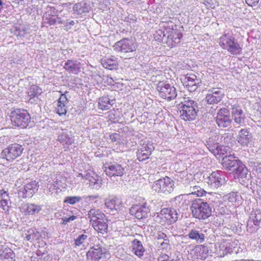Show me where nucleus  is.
Wrapping results in <instances>:
<instances>
[{"label": "nucleus", "mask_w": 261, "mask_h": 261, "mask_svg": "<svg viewBox=\"0 0 261 261\" xmlns=\"http://www.w3.org/2000/svg\"><path fill=\"white\" fill-rule=\"evenodd\" d=\"M170 19L169 20H163L161 22L160 26L163 29L155 31L153 36L156 41L166 43L168 46L172 47L179 42L182 35L177 30V25L175 24L176 19L174 18Z\"/></svg>", "instance_id": "nucleus-1"}, {"label": "nucleus", "mask_w": 261, "mask_h": 261, "mask_svg": "<svg viewBox=\"0 0 261 261\" xmlns=\"http://www.w3.org/2000/svg\"><path fill=\"white\" fill-rule=\"evenodd\" d=\"M215 119L217 124L221 128L230 127L232 122L229 111L225 108L218 110Z\"/></svg>", "instance_id": "nucleus-10"}, {"label": "nucleus", "mask_w": 261, "mask_h": 261, "mask_svg": "<svg viewBox=\"0 0 261 261\" xmlns=\"http://www.w3.org/2000/svg\"><path fill=\"white\" fill-rule=\"evenodd\" d=\"M237 244L231 243L229 241L222 239L218 241L215 245V253L220 257L230 254L236 247Z\"/></svg>", "instance_id": "nucleus-8"}, {"label": "nucleus", "mask_w": 261, "mask_h": 261, "mask_svg": "<svg viewBox=\"0 0 261 261\" xmlns=\"http://www.w3.org/2000/svg\"><path fill=\"white\" fill-rule=\"evenodd\" d=\"M152 188L158 193H171L174 188V181L168 176L160 178L154 181Z\"/></svg>", "instance_id": "nucleus-6"}, {"label": "nucleus", "mask_w": 261, "mask_h": 261, "mask_svg": "<svg viewBox=\"0 0 261 261\" xmlns=\"http://www.w3.org/2000/svg\"><path fill=\"white\" fill-rule=\"evenodd\" d=\"M103 169L106 175L109 177H112L114 175V166L113 165L106 164Z\"/></svg>", "instance_id": "nucleus-44"}, {"label": "nucleus", "mask_w": 261, "mask_h": 261, "mask_svg": "<svg viewBox=\"0 0 261 261\" xmlns=\"http://www.w3.org/2000/svg\"><path fill=\"white\" fill-rule=\"evenodd\" d=\"M106 218H102V220H99L98 219H96L95 220V223L96 224H99V223H100L103 220L105 219Z\"/></svg>", "instance_id": "nucleus-63"}, {"label": "nucleus", "mask_w": 261, "mask_h": 261, "mask_svg": "<svg viewBox=\"0 0 261 261\" xmlns=\"http://www.w3.org/2000/svg\"><path fill=\"white\" fill-rule=\"evenodd\" d=\"M129 213L138 219H142L147 217L149 210L145 206L142 205H135L130 209Z\"/></svg>", "instance_id": "nucleus-20"}, {"label": "nucleus", "mask_w": 261, "mask_h": 261, "mask_svg": "<svg viewBox=\"0 0 261 261\" xmlns=\"http://www.w3.org/2000/svg\"><path fill=\"white\" fill-rule=\"evenodd\" d=\"M206 147L207 149L214 154L223 153L221 152V146L218 145V143H213L211 141L206 142Z\"/></svg>", "instance_id": "nucleus-39"}, {"label": "nucleus", "mask_w": 261, "mask_h": 261, "mask_svg": "<svg viewBox=\"0 0 261 261\" xmlns=\"http://www.w3.org/2000/svg\"><path fill=\"white\" fill-rule=\"evenodd\" d=\"M180 118L185 121H192L196 119L197 116V103L189 98L184 99L178 106Z\"/></svg>", "instance_id": "nucleus-3"}, {"label": "nucleus", "mask_w": 261, "mask_h": 261, "mask_svg": "<svg viewBox=\"0 0 261 261\" xmlns=\"http://www.w3.org/2000/svg\"><path fill=\"white\" fill-rule=\"evenodd\" d=\"M156 90L160 97L168 100L174 99L177 95L175 88L166 82H159L157 84Z\"/></svg>", "instance_id": "nucleus-7"}, {"label": "nucleus", "mask_w": 261, "mask_h": 261, "mask_svg": "<svg viewBox=\"0 0 261 261\" xmlns=\"http://www.w3.org/2000/svg\"><path fill=\"white\" fill-rule=\"evenodd\" d=\"M58 22H59V23H64V22H63L61 20L60 18H59V17H58Z\"/></svg>", "instance_id": "nucleus-64"}, {"label": "nucleus", "mask_w": 261, "mask_h": 261, "mask_svg": "<svg viewBox=\"0 0 261 261\" xmlns=\"http://www.w3.org/2000/svg\"><path fill=\"white\" fill-rule=\"evenodd\" d=\"M155 238L158 240H163L164 241L165 240V239H168L167 236L162 231L158 232Z\"/></svg>", "instance_id": "nucleus-54"}, {"label": "nucleus", "mask_w": 261, "mask_h": 261, "mask_svg": "<svg viewBox=\"0 0 261 261\" xmlns=\"http://www.w3.org/2000/svg\"><path fill=\"white\" fill-rule=\"evenodd\" d=\"M106 219L103 220L102 222L99 223V224H95L92 226L94 229L101 233H103V231L107 232L108 229V225L106 224Z\"/></svg>", "instance_id": "nucleus-42"}, {"label": "nucleus", "mask_w": 261, "mask_h": 261, "mask_svg": "<svg viewBox=\"0 0 261 261\" xmlns=\"http://www.w3.org/2000/svg\"><path fill=\"white\" fill-rule=\"evenodd\" d=\"M191 178H192V175L189 174L187 171L179 172L175 175V179L185 186L190 183Z\"/></svg>", "instance_id": "nucleus-29"}, {"label": "nucleus", "mask_w": 261, "mask_h": 261, "mask_svg": "<svg viewBox=\"0 0 261 261\" xmlns=\"http://www.w3.org/2000/svg\"><path fill=\"white\" fill-rule=\"evenodd\" d=\"M224 95V90L218 87H213L207 90L205 99L208 104H217L222 100Z\"/></svg>", "instance_id": "nucleus-11"}, {"label": "nucleus", "mask_w": 261, "mask_h": 261, "mask_svg": "<svg viewBox=\"0 0 261 261\" xmlns=\"http://www.w3.org/2000/svg\"><path fill=\"white\" fill-rule=\"evenodd\" d=\"M115 49L123 53L132 52L136 49V46L132 40L123 39L115 43Z\"/></svg>", "instance_id": "nucleus-17"}, {"label": "nucleus", "mask_w": 261, "mask_h": 261, "mask_svg": "<svg viewBox=\"0 0 261 261\" xmlns=\"http://www.w3.org/2000/svg\"><path fill=\"white\" fill-rule=\"evenodd\" d=\"M222 165L223 167L227 170H234L240 161L233 155H226L222 158Z\"/></svg>", "instance_id": "nucleus-18"}, {"label": "nucleus", "mask_w": 261, "mask_h": 261, "mask_svg": "<svg viewBox=\"0 0 261 261\" xmlns=\"http://www.w3.org/2000/svg\"><path fill=\"white\" fill-rule=\"evenodd\" d=\"M82 200L80 196H68L64 200V202L70 204H74Z\"/></svg>", "instance_id": "nucleus-45"}, {"label": "nucleus", "mask_w": 261, "mask_h": 261, "mask_svg": "<svg viewBox=\"0 0 261 261\" xmlns=\"http://www.w3.org/2000/svg\"><path fill=\"white\" fill-rule=\"evenodd\" d=\"M253 171L256 172L257 176L261 177V163L255 162L254 163V167L253 169Z\"/></svg>", "instance_id": "nucleus-52"}, {"label": "nucleus", "mask_w": 261, "mask_h": 261, "mask_svg": "<svg viewBox=\"0 0 261 261\" xmlns=\"http://www.w3.org/2000/svg\"><path fill=\"white\" fill-rule=\"evenodd\" d=\"M201 84V80L198 79L196 75L190 73L187 74L184 80L183 85L189 91H195Z\"/></svg>", "instance_id": "nucleus-14"}, {"label": "nucleus", "mask_w": 261, "mask_h": 261, "mask_svg": "<svg viewBox=\"0 0 261 261\" xmlns=\"http://www.w3.org/2000/svg\"><path fill=\"white\" fill-rule=\"evenodd\" d=\"M154 147L151 143L144 144L137 152V159L140 161L148 159Z\"/></svg>", "instance_id": "nucleus-19"}, {"label": "nucleus", "mask_w": 261, "mask_h": 261, "mask_svg": "<svg viewBox=\"0 0 261 261\" xmlns=\"http://www.w3.org/2000/svg\"><path fill=\"white\" fill-rule=\"evenodd\" d=\"M8 200L5 199L0 200V207H1L6 213L9 211Z\"/></svg>", "instance_id": "nucleus-51"}, {"label": "nucleus", "mask_w": 261, "mask_h": 261, "mask_svg": "<svg viewBox=\"0 0 261 261\" xmlns=\"http://www.w3.org/2000/svg\"><path fill=\"white\" fill-rule=\"evenodd\" d=\"M180 212L174 208H163L161 211L160 215L162 219L167 220V223L171 224L175 222L179 216Z\"/></svg>", "instance_id": "nucleus-15"}, {"label": "nucleus", "mask_w": 261, "mask_h": 261, "mask_svg": "<svg viewBox=\"0 0 261 261\" xmlns=\"http://www.w3.org/2000/svg\"><path fill=\"white\" fill-rule=\"evenodd\" d=\"M42 92V89L37 86H31L28 91V95L30 97V101L31 103L33 102L35 100L34 98L37 97L40 95Z\"/></svg>", "instance_id": "nucleus-34"}, {"label": "nucleus", "mask_w": 261, "mask_h": 261, "mask_svg": "<svg viewBox=\"0 0 261 261\" xmlns=\"http://www.w3.org/2000/svg\"><path fill=\"white\" fill-rule=\"evenodd\" d=\"M186 202V200L184 198V195H179L176 196L174 200L172 201V206L175 207V209H176L178 212H180V210H184L186 207L187 206Z\"/></svg>", "instance_id": "nucleus-32"}, {"label": "nucleus", "mask_w": 261, "mask_h": 261, "mask_svg": "<svg viewBox=\"0 0 261 261\" xmlns=\"http://www.w3.org/2000/svg\"><path fill=\"white\" fill-rule=\"evenodd\" d=\"M75 218H76V217L74 216H70L68 218L63 217L62 218V220L63 221V222H62V224L65 225L67 223L70 222L71 221H73L75 219Z\"/></svg>", "instance_id": "nucleus-55"}, {"label": "nucleus", "mask_w": 261, "mask_h": 261, "mask_svg": "<svg viewBox=\"0 0 261 261\" xmlns=\"http://www.w3.org/2000/svg\"><path fill=\"white\" fill-rule=\"evenodd\" d=\"M65 29L66 30H68L71 28L72 26H73L74 24V22L73 20H70L68 21L67 20L65 22Z\"/></svg>", "instance_id": "nucleus-59"}, {"label": "nucleus", "mask_w": 261, "mask_h": 261, "mask_svg": "<svg viewBox=\"0 0 261 261\" xmlns=\"http://www.w3.org/2000/svg\"><path fill=\"white\" fill-rule=\"evenodd\" d=\"M24 206L26 207L25 213L28 215H34L39 213L41 210V206L40 205L35 204H26Z\"/></svg>", "instance_id": "nucleus-40"}, {"label": "nucleus", "mask_w": 261, "mask_h": 261, "mask_svg": "<svg viewBox=\"0 0 261 261\" xmlns=\"http://www.w3.org/2000/svg\"><path fill=\"white\" fill-rule=\"evenodd\" d=\"M194 250L197 253V256L201 259H205L208 254V248L205 245L197 246L195 247Z\"/></svg>", "instance_id": "nucleus-37"}, {"label": "nucleus", "mask_w": 261, "mask_h": 261, "mask_svg": "<svg viewBox=\"0 0 261 261\" xmlns=\"http://www.w3.org/2000/svg\"><path fill=\"white\" fill-rule=\"evenodd\" d=\"M67 101V98L65 94H62L61 95L60 98L58 99V103H61L65 105V103Z\"/></svg>", "instance_id": "nucleus-57"}, {"label": "nucleus", "mask_w": 261, "mask_h": 261, "mask_svg": "<svg viewBox=\"0 0 261 261\" xmlns=\"http://www.w3.org/2000/svg\"><path fill=\"white\" fill-rule=\"evenodd\" d=\"M226 197L228 201L232 204H239V201L240 196L237 194V193L234 192H230L226 196Z\"/></svg>", "instance_id": "nucleus-41"}, {"label": "nucleus", "mask_w": 261, "mask_h": 261, "mask_svg": "<svg viewBox=\"0 0 261 261\" xmlns=\"http://www.w3.org/2000/svg\"><path fill=\"white\" fill-rule=\"evenodd\" d=\"M235 174L239 178L247 179L250 175L246 166L241 162L238 164L236 168H234Z\"/></svg>", "instance_id": "nucleus-33"}, {"label": "nucleus", "mask_w": 261, "mask_h": 261, "mask_svg": "<svg viewBox=\"0 0 261 261\" xmlns=\"http://www.w3.org/2000/svg\"><path fill=\"white\" fill-rule=\"evenodd\" d=\"M102 249L99 246L90 248L87 253V258L89 261H99L101 257Z\"/></svg>", "instance_id": "nucleus-25"}, {"label": "nucleus", "mask_w": 261, "mask_h": 261, "mask_svg": "<svg viewBox=\"0 0 261 261\" xmlns=\"http://www.w3.org/2000/svg\"><path fill=\"white\" fill-rule=\"evenodd\" d=\"M124 173V169L121 165H115V176H121Z\"/></svg>", "instance_id": "nucleus-50"}, {"label": "nucleus", "mask_w": 261, "mask_h": 261, "mask_svg": "<svg viewBox=\"0 0 261 261\" xmlns=\"http://www.w3.org/2000/svg\"><path fill=\"white\" fill-rule=\"evenodd\" d=\"M115 210H120L119 205L121 204V201L118 199L115 198Z\"/></svg>", "instance_id": "nucleus-61"}, {"label": "nucleus", "mask_w": 261, "mask_h": 261, "mask_svg": "<svg viewBox=\"0 0 261 261\" xmlns=\"http://www.w3.org/2000/svg\"><path fill=\"white\" fill-rule=\"evenodd\" d=\"M188 236L190 239L195 241L198 244L204 242L206 238V234L202 230L197 229H191Z\"/></svg>", "instance_id": "nucleus-23"}, {"label": "nucleus", "mask_w": 261, "mask_h": 261, "mask_svg": "<svg viewBox=\"0 0 261 261\" xmlns=\"http://www.w3.org/2000/svg\"><path fill=\"white\" fill-rule=\"evenodd\" d=\"M76 177L88 180L89 186L93 189H98L101 187V183L99 181L98 176L93 172H87L86 174L79 173Z\"/></svg>", "instance_id": "nucleus-16"}, {"label": "nucleus", "mask_w": 261, "mask_h": 261, "mask_svg": "<svg viewBox=\"0 0 261 261\" xmlns=\"http://www.w3.org/2000/svg\"><path fill=\"white\" fill-rule=\"evenodd\" d=\"M87 236L84 234L79 235L74 240L75 247L81 246L87 239Z\"/></svg>", "instance_id": "nucleus-46"}, {"label": "nucleus", "mask_w": 261, "mask_h": 261, "mask_svg": "<svg viewBox=\"0 0 261 261\" xmlns=\"http://www.w3.org/2000/svg\"><path fill=\"white\" fill-rule=\"evenodd\" d=\"M191 208L193 216L198 219H205L212 214V209L208 204L202 201L200 199L193 201Z\"/></svg>", "instance_id": "nucleus-4"}, {"label": "nucleus", "mask_w": 261, "mask_h": 261, "mask_svg": "<svg viewBox=\"0 0 261 261\" xmlns=\"http://www.w3.org/2000/svg\"><path fill=\"white\" fill-rule=\"evenodd\" d=\"M236 140L241 146H251L253 143V136L248 129L242 128L239 131Z\"/></svg>", "instance_id": "nucleus-13"}, {"label": "nucleus", "mask_w": 261, "mask_h": 261, "mask_svg": "<svg viewBox=\"0 0 261 261\" xmlns=\"http://www.w3.org/2000/svg\"><path fill=\"white\" fill-rule=\"evenodd\" d=\"M113 100H110L108 97H102L99 99V108L102 110H107L110 109L113 106Z\"/></svg>", "instance_id": "nucleus-38"}, {"label": "nucleus", "mask_w": 261, "mask_h": 261, "mask_svg": "<svg viewBox=\"0 0 261 261\" xmlns=\"http://www.w3.org/2000/svg\"><path fill=\"white\" fill-rule=\"evenodd\" d=\"M64 69L73 74H77L81 71V63L77 60H68L64 64Z\"/></svg>", "instance_id": "nucleus-22"}, {"label": "nucleus", "mask_w": 261, "mask_h": 261, "mask_svg": "<svg viewBox=\"0 0 261 261\" xmlns=\"http://www.w3.org/2000/svg\"><path fill=\"white\" fill-rule=\"evenodd\" d=\"M10 117L13 125L21 128L26 127L31 119L30 115L26 110L19 109L12 111Z\"/></svg>", "instance_id": "nucleus-5"}, {"label": "nucleus", "mask_w": 261, "mask_h": 261, "mask_svg": "<svg viewBox=\"0 0 261 261\" xmlns=\"http://www.w3.org/2000/svg\"><path fill=\"white\" fill-rule=\"evenodd\" d=\"M105 205L107 211L111 212L114 209V200L113 198H107L105 200Z\"/></svg>", "instance_id": "nucleus-47"}, {"label": "nucleus", "mask_w": 261, "mask_h": 261, "mask_svg": "<svg viewBox=\"0 0 261 261\" xmlns=\"http://www.w3.org/2000/svg\"><path fill=\"white\" fill-rule=\"evenodd\" d=\"M15 254L8 247L0 248V261H14Z\"/></svg>", "instance_id": "nucleus-27"}, {"label": "nucleus", "mask_w": 261, "mask_h": 261, "mask_svg": "<svg viewBox=\"0 0 261 261\" xmlns=\"http://www.w3.org/2000/svg\"><path fill=\"white\" fill-rule=\"evenodd\" d=\"M169 244V239H165V240L161 243L160 246L159 247L161 249H167Z\"/></svg>", "instance_id": "nucleus-56"}, {"label": "nucleus", "mask_w": 261, "mask_h": 261, "mask_svg": "<svg viewBox=\"0 0 261 261\" xmlns=\"http://www.w3.org/2000/svg\"><path fill=\"white\" fill-rule=\"evenodd\" d=\"M132 249L133 252L140 258L143 256L145 251L141 242L137 239H135L132 242Z\"/></svg>", "instance_id": "nucleus-31"}, {"label": "nucleus", "mask_w": 261, "mask_h": 261, "mask_svg": "<svg viewBox=\"0 0 261 261\" xmlns=\"http://www.w3.org/2000/svg\"><path fill=\"white\" fill-rule=\"evenodd\" d=\"M47 180L48 186H50L49 189L51 187L58 189L62 186L63 181H65V179L61 174L53 173L50 174Z\"/></svg>", "instance_id": "nucleus-21"}, {"label": "nucleus", "mask_w": 261, "mask_h": 261, "mask_svg": "<svg viewBox=\"0 0 261 261\" xmlns=\"http://www.w3.org/2000/svg\"><path fill=\"white\" fill-rule=\"evenodd\" d=\"M115 145H118L116 148L117 152L123 151L126 148L127 141L126 139L121 138L119 134L115 133Z\"/></svg>", "instance_id": "nucleus-36"}, {"label": "nucleus", "mask_w": 261, "mask_h": 261, "mask_svg": "<svg viewBox=\"0 0 261 261\" xmlns=\"http://www.w3.org/2000/svg\"><path fill=\"white\" fill-rule=\"evenodd\" d=\"M66 108L65 105L58 103V107L57 108V113L60 115L62 116L66 114Z\"/></svg>", "instance_id": "nucleus-49"}, {"label": "nucleus", "mask_w": 261, "mask_h": 261, "mask_svg": "<svg viewBox=\"0 0 261 261\" xmlns=\"http://www.w3.org/2000/svg\"><path fill=\"white\" fill-rule=\"evenodd\" d=\"M261 222V213L259 210H256L252 212L248 221L247 227L249 228L252 227L253 225L255 226L258 229Z\"/></svg>", "instance_id": "nucleus-26"}, {"label": "nucleus", "mask_w": 261, "mask_h": 261, "mask_svg": "<svg viewBox=\"0 0 261 261\" xmlns=\"http://www.w3.org/2000/svg\"><path fill=\"white\" fill-rule=\"evenodd\" d=\"M90 9V5L84 2L75 4L73 7L74 13L77 15L89 12Z\"/></svg>", "instance_id": "nucleus-28"}, {"label": "nucleus", "mask_w": 261, "mask_h": 261, "mask_svg": "<svg viewBox=\"0 0 261 261\" xmlns=\"http://www.w3.org/2000/svg\"><path fill=\"white\" fill-rule=\"evenodd\" d=\"M231 114L234 121L236 123L238 124L244 123L245 117L243 110L240 107L233 105L232 108Z\"/></svg>", "instance_id": "nucleus-24"}, {"label": "nucleus", "mask_w": 261, "mask_h": 261, "mask_svg": "<svg viewBox=\"0 0 261 261\" xmlns=\"http://www.w3.org/2000/svg\"><path fill=\"white\" fill-rule=\"evenodd\" d=\"M106 218H102V220H99L98 219H96L95 220V223L96 224H99V223H100L103 220L105 219Z\"/></svg>", "instance_id": "nucleus-62"}, {"label": "nucleus", "mask_w": 261, "mask_h": 261, "mask_svg": "<svg viewBox=\"0 0 261 261\" xmlns=\"http://www.w3.org/2000/svg\"><path fill=\"white\" fill-rule=\"evenodd\" d=\"M245 2L249 6L253 7L257 5L259 0H245Z\"/></svg>", "instance_id": "nucleus-58"}, {"label": "nucleus", "mask_w": 261, "mask_h": 261, "mask_svg": "<svg viewBox=\"0 0 261 261\" xmlns=\"http://www.w3.org/2000/svg\"><path fill=\"white\" fill-rule=\"evenodd\" d=\"M102 64L103 67L106 69L112 70L114 68V63L113 60L107 59L102 60Z\"/></svg>", "instance_id": "nucleus-48"}, {"label": "nucleus", "mask_w": 261, "mask_h": 261, "mask_svg": "<svg viewBox=\"0 0 261 261\" xmlns=\"http://www.w3.org/2000/svg\"><path fill=\"white\" fill-rule=\"evenodd\" d=\"M191 194L196 195L197 196H202L205 193V191L199 186H190V189Z\"/></svg>", "instance_id": "nucleus-43"}, {"label": "nucleus", "mask_w": 261, "mask_h": 261, "mask_svg": "<svg viewBox=\"0 0 261 261\" xmlns=\"http://www.w3.org/2000/svg\"><path fill=\"white\" fill-rule=\"evenodd\" d=\"M227 181L224 172L217 170L213 172L208 177L207 184L212 189H218Z\"/></svg>", "instance_id": "nucleus-9"}, {"label": "nucleus", "mask_w": 261, "mask_h": 261, "mask_svg": "<svg viewBox=\"0 0 261 261\" xmlns=\"http://www.w3.org/2000/svg\"><path fill=\"white\" fill-rule=\"evenodd\" d=\"M219 45L233 56L242 54V46L232 32H224L219 39Z\"/></svg>", "instance_id": "nucleus-2"}, {"label": "nucleus", "mask_w": 261, "mask_h": 261, "mask_svg": "<svg viewBox=\"0 0 261 261\" xmlns=\"http://www.w3.org/2000/svg\"><path fill=\"white\" fill-rule=\"evenodd\" d=\"M0 197L1 200L5 199V200H9V196L8 192L4 189L0 191Z\"/></svg>", "instance_id": "nucleus-53"}, {"label": "nucleus", "mask_w": 261, "mask_h": 261, "mask_svg": "<svg viewBox=\"0 0 261 261\" xmlns=\"http://www.w3.org/2000/svg\"><path fill=\"white\" fill-rule=\"evenodd\" d=\"M169 257L166 254H161L158 258V261H169Z\"/></svg>", "instance_id": "nucleus-60"}, {"label": "nucleus", "mask_w": 261, "mask_h": 261, "mask_svg": "<svg viewBox=\"0 0 261 261\" xmlns=\"http://www.w3.org/2000/svg\"><path fill=\"white\" fill-rule=\"evenodd\" d=\"M23 150V148L21 145L14 144L4 149L2 155L7 161H13L21 155Z\"/></svg>", "instance_id": "nucleus-12"}, {"label": "nucleus", "mask_w": 261, "mask_h": 261, "mask_svg": "<svg viewBox=\"0 0 261 261\" xmlns=\"http://www.w3.org/2000/svg\"><path fill=\"white\" fill-rule=\"evenodd\" d=\"M88 218L89 219L90 223L93 226L95 223V220L98 219L102 220L105 218V215L100 210L96 209H91L88 212Z\"/></svg>", "instance_id": "nucleus-30"}, {"label": "nucleus", "mask_w": 261, "mask_h": 261, "mask_svg": "<svg viewBox=\"0 0 261 261\" xmlns=\"http://www.w3.org/2000/svg\"><path fill=\"white\" fill-rule=\"evenodd\" d=\"M38 190V183L36 181H32L24 186V191L29 196H32Z\"/></svg>", "instance_id": "nucleus-35"}]
</instances>
